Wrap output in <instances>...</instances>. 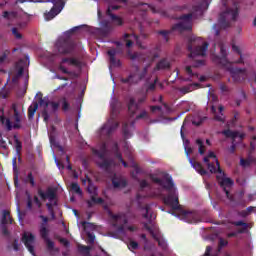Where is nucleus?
Masks as SVG:
<instances>
[{"mask_svg": "<svg viewBox=\"0 0 256 256\" xmlns=\"http://www.w3.org/2000/svg\"><path fill=\"white\" fill-rule=\"evenodd\" d=\"M152 181L154 183V190L151 193H145L149 190V183L147 181H140V190L136 196L138 203H141V199L145 197H161L162 201L168 207L177 211L180 209L179 205V192H177V187L173 183V178L169 175H165L163 178L153 177Z\"/></svg>", "mask_w": 256, "mask_h": 256, "instance_id": "f257e3e1", "label": "nucleus"}, {"mask_svg": "<svg viewBox=\"0 0 256 256\" xmlns=\"http://www.w3.org/2000/svg\"><path fill=\"white\" fill-rule=\"evenodd\" d=\"M92 153L94 157L98 158L97 163L99 167H101V169H105V171L110 173L114 189H123L124 187L127 186V180H125L123 176L113 173L115 162L109 159V153L107 152V144L101 143L98 145V149L92 148Z\"/></svg>", "mask_w": 256, "mask_h": 256, "instance_id": "f03ea898", "label": "nucleus"}, {"mask_svg": "<svg viewBox=\"0 0 256 256\" xmlns=\"http://www.w3.org/2000/svg\"><path fill=\"white\" fill-rule=\"evenodd\" d=\"M204 163H206L210 173H218L217 181L219 185L223 188L224 193H226L227 199H233V196L229 194V187H233V180L231 178H227L225 176V172L221 170V166L219 165V160H217V156L214 152H209L206 157L203 159Z\"/></svg>", "mask_w": 256, "mask_h": 256, "instance_id": "7ed1b4c3", "label": "nucleus"}, {"mask_svg": "<svg viewBox=\"0 0 256 256\" xmlns=\"http://www.w3.org/2000/svg\"><path fill=\"white\" fill-rule=\"evenodd\" d=\"M222 5L226 7V10L220 13L218 24L220 29H228L231 27L230 21H237L239 17V4L235 0H222Z\"/></svg>", "mask_w": 256, "mask_h": 256, "instance_id": "20e7f679", "label": "nucleus"}, {"mask_svg": "<svg viewBox=\"0 0 256 256\" xmlns=\"http://www.w3.org/2000/svg\"><path fill=\"white\" fill-rule=\"evenodd\" d=\"M143 217L148 221V223H145V229L149 231V233L152 235V237L158 242L159 247L163 251H168L169 246L167 245V241L161 237V233L159 232V228L153 224V219H155V216L153 215V212L151 211V204H147L143 209Z\"/></svg>", "mask_w": 256, "mask_h": 256, "instance_id": "39448f33", "label": "nucleus"}, {"mask_svg": "<svg viewBox=\"0 0 256 256\" xmlns=\"http://www.w3.org/2000/svg\"><path fill=\"white\" fill-rule=\"evenodd\" d=\"M181 22L174 24L170 30H158L157 35H161L166 41V43H169V35L173 33V31H178V33H184V31H192L193 30V14L188 13L184 14L178 17Z\"/></svg>", "mask_w": 256, "mask_h": 256, "instance_id": "423d86ee", "label": "nucleus"}, {"mask_svg": "<svg viewBox=\"0 0 256 256\" xmlns=\"http://www.w3.org/2000/svg\"><path fill=\"white\" fill-rule=\"evenodd\" d=\"M209 49V42H205L203 38L191 36L188 39L187 50L189 51L188 57L191 59L195 57H205Z\"/></svg>", "mask_w": 256, "mask_h": 256, "instance_id": "0eeeda50", "label": "nucleus"}, {"mask_svg": "<svg viewBox=\"0 0 256 256\" xmlns=\"http://www.w3.org/2000/svg\"><path fill=\"white\" fill-rule=\"evenodd\" d=\"M112 219V224L116 229V234L119 237H125L127 235V231L133 233V231H137V228L134 226L127 227V216L123 213L118 214H110Z\"/></svg>", "mask_w": 256, "mask_h": 256, "instance_id": "6e6552de", "label": "nucleus"}, {"mask_svg": "<svg viewBox=\"0 0 256 256\" xmlns=\"http://www.w3.org/2000/svg\"><path fill=\"white\" fill-rule=\"evenodd\" d=\"M111 116L110 119L104 124V126L100 130V137H109L111 133L115 132V129L119 127V122L115 120L117 117V100H112L111 104Z\"/></svg>", "mask_w": 256, "mask_h": 256, "instance_id": "1a4fd4ad", "label": "nucleus"}, {"mask_svg": "<svg viewBox=\"0 0 256 256\" xmlns=\"http://www.w3.org/2000/svg\"><path fill=\"white\" fill-rule=\"evenodd\" d=\"M159 53H161V46L157 45L146 53L134 52L130 54V59H132V61H143L151 65V63H155L157 59H159Z\"/></svg>", "mask_w": 256, "mask_h": 256, "instance_id": "9d476101", "label": "nucleus"}, {"mask_svg": "<svg viewBox=\"0 0 256 256\" xmlns=\"http://www.w3.org/2000/svg\"><path fill=\"white\" fill-rule=\"evenodd\" d=\"M32 3H53V7L48 13H45L46 21H51V19H55L63 11L65 7L64 0H30Z\"/></svg>", "mask_w": 256, "mask_h": 256, "instance_id": "9b49d317", "label": "nucleus"}, {"mask_svg": "<svg viewBox=\"0 0 256 256\" xmlns=\"http://www.w3.org/2000/svg\"><path fill=\"white\" fill-rule=\"evenodd\" d=\"M38 195L43 199V201H49V203L46 204V207L52 217V219H55V212L53 211V207L57 205V195L55 194V191L53 188H48L46 192H43V190H38Z\"/></svg>", "mask_w": 256, "mask_h": 256, "instance_id": "f8f14e48", "label": "nucleus"}, {"mask_svg": "<svg viewBox=\"0 0 256 256\" xmlns=\"http://www.w3.org/2000/svg\"><path fill=\"white\" fill-rule=\"evenodd\" d=\"M39 106L42 109V116L44 117L45 123L49 121V115L55 113L59 109V103L49 101V98H40Z\"/></svg>", "mask_w": 256, "mask_h": 256, "instance_id": "ddd939ff", "label": "nucleus"}, {"mask_svg": "<svg viewBox=\"0 0 256 256\" xmlns=\"http://www.w3.org/2000/svg\"><path fill=\"white\" fill-rule=\"evenodd\" d=\"M13 109H14V116L12 118V121H10L9 118H5L4 109L3 108L0 109V112H1L0 121L2 125H5V127H7L9 131H11L12 128L19 129V123H21V115H19V112L15 107H13Z\"/></svg>", "mask_w": 256, "mask_h": 256, "instance_id": "4468645a", "label": "nucleus"}, {"mask_svg": "<svg viewBox=\"0 0 256 256\" xmlns=\"http://www.w3.org/2000/svg\"><path fill=\"white\" fill-rule=\"evenodd\" d=\"M130 7L132 9H136V11H142L143 13L147 11H152V13H159L161 17H169V14H167V11L157 9L155 6L148 4V3H143V2H131Z\"/></svg>", "mask_w": 256, "mask_h": 256, "instance_id": "2eb2a0df", "label": "nucleus"}, {"mask_svg": "<svg viewBox=\"0 0 256 256\" xmlns=\"http://www.w3.org/2000/svg\"><path fill=\"white\" fill-rule=\"evenodd\" d=\"M55 47L62 55H67L75 51V41L71 38H60L56 42Z\"/></svg>", "mask_w": 256, "mask_h": 256, "instance_id": "dca6fc26", "label": "nucleus"}, {"mask_svg": "<svg viewBox=\"0 0 256 256\" xmlns=\"http://www.w3.org/2000/svg\"><path fill=\"white\" fill-rule=\"evenodd\" d=\"M178 217L186 223H201L205 221L197 211L180 210Z\"/></svg>", "mask_w": 256, "mask_h": 256, "instance_id": "f3484780", "label": "nucleus"}, {"mask_svg": "<svg viewBox=\"0 0 256 256\" xmlns=\"http://www.w3.org/2000/svg\"><path fill=\"white\" fill-rule=\"evenodd\" d=\"M19 77H25V79H29V70L21 65L13 66L9 72V79H12L13 83H17V79H19Z\"/></svg>", "mask_w": 256, "mask_h": 256, "instance_id": "a211bd4d", "label": "nucleus"}, {"mask_svg": "<svg viewBox=\"0 0 256 256\" xmlns=\"http://www.w3.org/2000/svg\"><path fill=\"white\" fill-rule=\"evenodd\" d=\"M135 73L130 75L126 79H122V83H129V85H132V83H139L143 77L147 74V67L139 68L135 67Z\"/></svg>", "mask_w": 256, "mask_h": 256, "instance_id": "6ab92c4d", "label": "nucleus"}, {"mask_svg": "<svg viewBox=\"0 0 256 256\" xmlns=\"http://www.w3.org/2000/svg\"><path fill=\"white\" fill-rule=\"evenodd\" d=\"M88 181V193L91 195V200L88 201V207H93L95 204L103 203V198H97V187L91 184V180L87 178L86 180H82V183H87Z\"/></svg>", "mask_w": 256, "mask_h": 256, "instance_id": "aec40b11", "label": "nucleus"}, {"mask_svg": "<svg viewBox=\"0 0 256 256\" xmlns=\"http://www.w3.org/2000/svg\"><path fill=\"white\" fill-rule=\"evenodd\" d=\"M84 234L86 235V243H89L90 245H93L95 243V234H93V231H95V225L89 222H81Z\"/></svg>", "mask_w": 256, "mask_h": 256, "instance_id": "412c9836", "label": "nucleus"}, {"mask_svg": "<svg viewBox=\"0 0 256 256\" xmlns=\"http://www.w3.org/2000/svg\"><path fill=\"white\" fill-rule=\"evenodd\" d=\"M22 241L29 253L35 256V236L31 232H24Z\"/></svg>", "mask_w": 256, "mask_h": 256, "instance_id": "4be33fe9", "label": "nucleus"}, {"mask_svg": "<svg viewBox=\"0 0 256 256\" xmlns=\"http://www.w3.org/2000/svg\"><path fill=\"white\" fill-rule=\"evenodd\" d=\"M40 235L42 239H44L49 252L53 253V251H59V249L55 248V243L49 239V230H47L45 226L41 227Z\"/></svg>", "mask_w": 256, "mask_h": 256, "instance_id": "5701e85b", "label": "nucleus"}, {"mask_svg": "<svg viewBox=\"0 0 256 256\" xmlns=\"http://www.w3.org/2000/svg\"><path fill=\"white\" fill-rule=\"evenodd\" d=\"M145 101H147V95H144L142 97H140L138 99V102L135 101V99L133 98H130L129 100V103H128V110H129V113L133 116L135 115V113H137L138 109H139V106L142 104V103H145Z\"/></svg>", "mask_w": 256, "mask_h": 256, "instance_id": "b1692460", "label": "nucleus"}, {"mask_svg": "<svg viewBox=\"0 0 256 256\" xmlns=\"http://www.w3.org/2000/svg\"><path fill=\"white\" fill-rule=\"evenodd\" d=\"M227 69L234 81H243L245 79V70L239 69L237 66H228Z\"/></svg>", "mask_w": 256, "mask_h": 256, "instance_id": "393cba45", "label": "nucleus"}, {"mask_svg": "<svg viewBox=\"0 0 256 256\" xmlns=\"http://www.w3.org/2000/svg\"><path fill=\"white\" fill-rule=\"evenodd\" d=\"M222 135H225V137H230L231 139H233L230 151L231 153H235V147H237L235 145V140L239 138V141H241V139H243V134H239V132H233L231 130H224L222 131Z\"/></svg>", "mask_w": 256, "mask_h": 256, "instance_id": "a878e982", "label": "nucleus"}, {"mask_svg": "<svg viewBox=\"0 0 256 256\" xmlns=\"http://www.w3.org/2000/svg\"><path fill=\"white\" fill-rule=\"evenodd\" d=\"M211 111L214 115L215 121H220V123H225V115H223V111H225V107H223V105L218 106V112L215 105H212Z\"/></svg>", "mask_w": 256, "mask_h": 256, "instance_id": "bb28decb", "label": "nucleus"}, {"mask_svg": "<svg viewBox=\"0 0 256 256\" xmlns=\"http://www.w3.org/2000/svg\"><path fill=\"white\" fill-rule=\"evenodd\" d=\"M124 41H126V47H133V41H136L137 45L140 48H143L141 43L139 42V36L135 34H124Z\"/></svg>", "mask_w": 256, "mask_h": 256, "instance_id": "cd10ccee", "label": "nucleus"}, {"mask_svg": "<svg viewBox=\"0 0 256 256\" xmlns=\"http://www.w3.org/2000/svg\"><path fill=\"white\" fill-rule=\"evenodd\" d=\"M209 9V2L207 0H203L199 5L193 6V12L198 15H203V11H207Z\"/></svg>", "mask_w": 256, "mask_h": 256, "instance_id": "c85d7f7f", "label": "nucleus"}, {"mask_svg": "<svg viewBox=\"0 0 256 256\" xmlns=\"http://www.w3.org/2000/svg\"><path fill=\"white\" fill-rule=\"evenodd\" d=\"M106 15H108V17H110L113 23L118 25V27H121V25H123V19L115 14H112L111 7H108V9L106 10Z\"/></svg>", "mask_w": 256, "mask_h": 256, "instance_id": "c756f323", "label": "nucleus"}, {"mask_svg": "<svg viewBox=\"0 0 256 256\" xmlns=\"http://www.w3.org/2000/svg\"><path fill=\"white\" fill-rule=\"evenodd\" d=\"M189 163L192 165L193 169L197 171L200 175H207V170L203 169V166L199 162H194L191 157H189Z\"/></svg>", "mask_w": 256, "mask_h": 256, "instance_id": "7c9ffc66", "label": "nucleus"}, {"mask_svg": "<svg viewBox=\"0 0 256 256\" xmlns=\"http://www.w3.org/2000/svg\"><path fill=\"white\" fill-rule=\"evenodd\" d=\"M58 71L60 72V73H63L64 75H68V77L70 78V79H75V77H77V72H75V71H69V69H67V67L66 66H63V65H60L59 67H58Z\"/></svg>", "mask_w": 256, "mask_h": 256, "instance_id": "2f4dec72", "label": "nucleus"}, {"mask_svg": "<svg viewBox=\"0 0 256 256\" xmlns=\"http://www.w3.org/2000/svg\"><path fill=\"white\" fill-rule=\"evenodd\" d=\"M13 223V219L11 218V214L7 210H3L2 212V225H11Z\"/></svg>", "mask_w": 256, "mask_h": 256, "instance_id": "473e14b6", "label": "nucleus"}, {"mask_svg": "<svg viewBox=\"0 0 256 256\" xmlns=\"http://www.w3.org/2000/svg\"><path fill=\"white\" fill-rule=\"evenodd\" d=\"M107 55L109 56L110 65H117V50L110 49L107 51Z\"/></svg>", "mask_w": 256, "mask_h": 256, "instance_id": "72a5a7b5", "label": "nucleus"}, {"mask_svg": "<svg viewBox=\"0 0 256 256\" xmlns=\"http://www.w3.org/2000/svg\"><path fill=\"white\" fill-rule=\"evenodd\" d=\"M251 213H256V207L255 206H249L245 210H242V211L238 212V215L240 217H249V215H251Z\"/></svg>", "mask_w": 256, "mask_h": 256, "instance_id": "f704fd0d", "label": "nucleus"}, {"mask_svg": "<svg viewBox=\"0 0 256 256\" xmlns=\"http://www.w3.org/2000/svg\"><path fill=\"white\" fill-rule=\"evenodd\" d=\"M252 163H256V158H253V156H248L247 159H240V165L242 167H249Z\"/></svg>", "mask_w": 256, "mask_h": 256, "instance_id": "c9c22d12", "label": "nucleus"}, {"mask_svg": "<svg viewBox=\"0 0 256 256\" xmlns=\"http://www.w3.org/2000/svg\"><path fill=\"white\" fill-rule=\"evenodd\" d=\"M39 109V104L37 102H33V104L28 108V119H33L35 117V111Z\"/></svg>", "mask_w": 256, "mask_h": 256, "instance_id": "e433bc0d", "label": "nucleus"}, {"mask_svg": "<svg viewBox=\"0 0 256 256\" xmlns=\"http://www.w3.org/2000/svg\"><path fill=\"white\" fill-rule=\"evenodd\" d=\"M62 63H69V65H81V62L77 57L63 58Z\"/></svg>", "mask_w": 256, "mask_h": 256, "instance_id": "4c0bfd02", "label": "nucleus"}, {"mask_svg": "<svg viewBox=\"0 0 256 256\" xmlns=\"http://www.w3.org/2000/svg\"><path fill=\"white\" fill-rule=\"evenodd\" d=\"M51 147H57V142H55V127H52L48 132Z\"/></svg>", "mask_w": 256, "mask_h": 256, "instance_id": "58836bf2", "label": "nucleus"}, {"mask_svg": "<svg viewBox=\"0 0 256 256\" xmlns=\"http://www.w3.org/2000/svg\"><path fill=\"white\" fill-rule=\"evenodd\" d=\"M117 150H118L117 143H114L113 151L115 152V155L118 158V161H120V163H122L124 167H128L127 162L123 160V156L121 155V153L117 152Z\"/></svg>", "mask_w": 256, "mask_h": 256, "instance_id": "ea45409f", "label": "nucleus"}, {"mask_svg": "<svg viewBox=\"0 0 256 256\" xmlns=\"http://www.w3.org/2000/svg\"><path fill=\"white\" fill-rule=\"evenodd\" d=\"M185 73L188 75V78H186V81H191L192 77H197V74L193 71L192 66H186Z\"/></svg>", "mask_w": 256, "mask_h": 256, "instance_id": "a19ab883", "label": "nucleus"}, {"mask_svg": "<svg viewBox=\"0 0 256 256\" xmlns=\"http://www.w3.org/2000/svg\"><path fill=\"white\" fill-rule=\"evenodd\" d=\"M232 51L237 53V55H240V58L238 59V61L236 63H245V62H243V55L241 53V48H239V46L233 44L232 45Z\"/></svg>", "mask_w": 256, "mask_h": 256, "instance_id": "79ce46f5", "label": "nucleus"}, {"mask_svg": "<svg viewBox=\"0 0 256 256\" xmlns=\"http://www.w3.org/2000/svg\"><path fill=\"white\" fill-rule=\"evenodd\" d=\"M124 151H125V155H127L128 159L131 160L132 159L131 154L133 153V148L127 142H125V144H124Z\"/></svg>", "mask_w": 256, "mask_h": 256, "instance_id": "37998d69", "label": "nucleus"}, {"mask_svg": "<svg viewBox=\"0 0 256 256\" xmlns=\"http://www.w3.org/2000/svg\"><path fill=\"white\" fill-rule=\"evenodd\" d=\"M78 251H80V253H82L84 256H89V253L91 251V247L79 245L78 246Z\"/></svg>", "mask_w": 256, "mask_h": 256, "instance_id": "c03bdc74", "label": "nucleus"}, {"mask_svg": "<svg viewBox=\"0 0 256 256\" xmlns=\"http://www.w3.org/2000/svg\"><path fill=\"white\" fill-rule=\"evenodd\" d=\"M196 145H198V147H199L198 151H199L200 155H203V153H205V146L203 145V140L197 139Z\"/></svg>", "mask_w": 256, "mask_h": 256, "instance_id": "a18cd8bd", "label": "nucleus"}, {"mask_svg": "<svg viewBox=\"0 0 256 256\" xmlns=\"http://www.w3.org/2000/svg\"><path fill=\"white\" fill-rule=\"evenodd\" d=\"M70 187L71 191H74V193H77V195H81V187L78 183H72Z\"/></svg>", "mask_w": 256, "mask_h": 256, "instance_id": "49530a36", "label": "nucleus"}, {"mask_svg": "<svg viewBox=\"0 0 256 256\" xmlns=\"http://www.w3.org/2000/svg\"><path fill=\"white\" fill-rule=\"evenodd\" d=\"M14 143H15V147H16V153H21V149L23 148L21 142L19 141V139H17V136H14Z\"/></svg>", "mask_w": 256, "mask_h": 256, "instance_id": "de8ad7c7", "label": "nucleus"}, {"mask_svg": "<svg viewBox=\"0 0 256 256\" xmlns=\"http://www.w3.org/2000/svg\"><path fill=\"white\" fill-rule=\"evenodd\" d=\"M11 54V51L4 50L3 54L0 56V63H5L7 61V57Z\"/></svg>", "mask_w": 256, "mask_h": 256, "instance_id": "09e8293b", "label": "nucleus"}, {"mask_svg": "<svg viewBox=\"0 0 256 256\" xmlns=\"http://www.w3.org/2000/svg\"><path fill=\"white\" fill-rule=\"evenodd\" d=\"M192 123L193 125H196L197 127H199V125L203 123V118H201V116H194L192 119Z\"/></svg>", "mask_w": 256, "mask_h": 256, "instance_id": "8fccbe9b", "label": "nucleus"}, {"mask_svg": "<svg viewBox=\"0 0 256 256\" xmlns=\"http://www.w3.org/2000/svg\"><path fill=\"white\" fill-rule=\"evenodd\" d=\"M30 63L29 56L25 55L24 58L20 59L19 63H16V65H29Z\"/></svg>", "mask_w": 256, "mask_h": 256, "instance_id": "3c124183", "label": "nucleus"}, {"mask_svg": "<svg viewBox=\"0 0 256 256\" xmlns=\"http://www.w3.org/2000/svg\"><path fill=\"white\" fill-rule=\"evenodd\" d=\"M123 133L126 139H129V137H131V132L129 131L128 124H123Z\"/></svg>", "mask_w": 256, "mask_h": 256, "instance_id": "603ef678", "label": "nucleus"}, {"mask_svg": "<svg viewBox=\"0 0 256 256\" xmlns=\"http://www.w3.org/2000/svg\"><path fill=\"white\" fill-rule=\"evenodd\" d=\"M128 249L130 251H135V249H139V244L136 241H130L128 244Z\"/></svg>", "mask_w": 256, "mask_h": 256, "instance_id": "864d4df0", "label": "nucleus"}, {"mask_svg": "<svg viewBox=\"0 0 256 256\" xmlns=\"http://www.w3.org/2000/svg\"><path fill=\"white\" fill-rule=\"evenodd\" d=\"M12 35H14L15 39H23V35L19 33L17 28H12Z\"/></svg>", "mask_w": 256, "mask_h": 256, "instance_id": "5fc2aeb1", "label": "nucleus"}, {"mask_svg": "<svg viewBox=\"0 0 256 256\" xmlns=\"http://www.w3.org/2000/svg\"><path fill=\"white\" fill-rule=\"evenodd\" d=\"M26 183H30L32 187H35V179L33 178V174L29 173L26 178Z\"/></svg>", "mask_w": 256, "mask_h": 256, "instance_id": "6e6d98bb", "label": "nucleus"}, {"mask_svg": "<svg viewBox=\"0 0 256 256\" xmlns=\"http://www.w3.org/2000/svg\"><path fill=\"white\" fill-rule=\"evenodd\" d=\"M149 118V113L147 111L143 110L138 116H136V119H148Z\"/></svg>", "mask_w": 256, "mask_h": 256, "instance_id": "4d7b16f0", "label": "nucleus"}, {"mask_svg": "<svg viewBox=\"0 0 256 256\" xmlns=\"http://www.w3.org/2000/svg\"><path fill=\"white\" fill-rule=\"evenodd\" d=\"M101 25L104 29H111V23L108 20H103Z\"/></svg>", "mask_w": 256, "mask_h": 256, "instance_id": "13d9d810", "label": "nucleus"}, {"mask_svg": "<svg viewBox=\"0 0 256 256\" xmlns=\"http://www.w3.org/2000/svg\"><path fill=\"white\" fill-rule=\"evenodd\" d=\"M62 108L64 111H67V109H69V103L67 102L66 98L62 99Z\"/></svg>", "mask_w": 256, "mask_h": 256, "instance_id": "bf43d9fd", "label": "nucleus"}, {"mask_svg": "<svg viewBox=\"0 0 256 256\" xmlns=\"http://www.w3.org/2000/svg\"><path fill=\"white\" fill-rule=\"evenodd\" d=\"M185 153H186V155H187V157H188V161H189V155H191V153H193V148H191V147H188L187 145H185Z\"/></svg>", "mask_w": 256, "mask_h": 256, "instance_id": "052dcab7", "label": "nucleus"}, {"mask_svg": "<svg viewBox=\"0 0 256 256\" xmlns=\"http://www.w3.org/2000/svg\"><path fill=\"white\" fill-rule=\"evenodd\" d=\"M150 111H152V113H155L156 111H158L160 114L162 113L160 106H151Z\"/></svg>", "mask_w": 256, "mask_h": 256, "instance_id": "680f3d73", "label": "nucleus"}, {"mask_svg": "<svg viewBox=\"0 0 256 256\" xmlns=\"http://www.w3.org/2000/svg\"><path fill=\"white\" fill-rule=\"evenodd\" d=\"M157 65H171V64L169 63V60H167V58H163V59H161V60L157 63Z\"/></svg>", "mask_w": 256, "mask_h": 256, "instance_id": "e2e57ef3", "label": "nucleus"}, {"mask_svg": "<svg viewBox=\"0 0 256 256\" xmlns=\"http://www.w3.org/2000/svg\"><path fill=\"white\" fill-rule=\"evenodd\" d=\"M59 242L64 245V247H69V241L65 238H59Z\"/></svg>", "mask_w": 256, "mask_h": 256, "instance_id": "0e129e2a", "label": "nucleus"}, {"mask_svg": "<svg viewBox=\"0 0 256 256\" xmlns=\"http://www.w3.org/2000/svg\"><path fill=\"white\" fill-rule=\"evenodd\" d=\"M54 160H55V163L60 171H61V169H64L65 166L63 164H60L59 160L57 159V156H54Z\"/></svg>", "mask_w": 256, "mask_h": 256, "instance_id": "69168bd1", "label": "nucleus"}, {"mask_svg": "<svg viewBox=\"0 0 256 256\" xmlns=\"http://www.w3.org/2000/svg\"><path fill=\"white\" fill-rule=\"evenodd\" d=\"M220 53H221L223 59H226V57H227V50H225V47L221 46Z\"/></svg>", "mask_w": 256, "mask_h": 256, "instance_id": "338daca9", "label": "nucleus"}, {"mask_svg": "<svg viewBox=\"0 0 256 256\" xmlns=\"http://www.w3.org/2000/svg\"><path fill=\"white\" fill-rule=\"evenodd\" d=\"M34 203L35 205H37V207L40 209L41 207V201L39 200V198L37 196L34 197Z\"/></svg>", "mask_w": 256, "mask_h": 256, "instance_id": "774afa93", "label": "nucleus"}]
</instances>
